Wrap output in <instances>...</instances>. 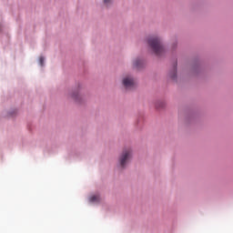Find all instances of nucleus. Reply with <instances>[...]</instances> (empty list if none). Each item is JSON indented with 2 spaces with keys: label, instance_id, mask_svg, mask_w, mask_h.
I'll return each instance as SVG.
<instances>
[{
  "label": "nucleus",
  "instance_id": "1",
  "mask_svg": "<svg viewBox=\"0 0 233 233\" xmlns=\"http://www.w3.org/2000/svg\"><path fill=\"white\" fill-rule=\"evenodd\" d=\"M147 43L156 56H163L165 54V47H163L159 37L151 36L148 38Z\"/></svg>",
  "mask_w": 233,
  "mask_h": 233
},
{
  "label": "nucleus",
  "instance_id": "6",
  "mask_svg": "<svg viewBox=\"0 0 233 233\" xmlns=\"http://www.w3.org/2000/svg\"><path fill=\"white\" fill-rule=\"evenodd\" d=\"M171 79H177V66H175L173 72L170 74Z\"/></svg>",
  "mask_w": 233,
  "mask_h": 233
},
{
  "label": "nucleus",
  "instance_id": "2",
  "mask_svg": "<svg viewBox=\"0 0 233 233\" xmlns=\"http://www.w3.org/2000/svg\"><path fill=\"white\" fill-rule=\"evenodd\" d=\"M132 148L127 147L123 149L119 158L121 168H125V167H127V165L130 163V161L132 160Z\"/></svg>",
  "mask_w": 233,
  "mask_h": 233
},
{
  "label": "nucleus",
  "instance_id": "4",
  "mask_svg": "<svg viewBox=\"0 0 233 233\" xmlns=\"http://www.w3.org/2000/svg\"><path fill=\"white\" fill-rule=\"evenodd\" d=\"M90 203H99L101 197L99 195H93L89 198Z\"/></svg>",
  "mask_w": 233,
  "mask_h": 233
},
{
  "label": "nucleus",
  "instance_id": "7",
  "mask_svg": "<svg viewBox=\"0 0 233 233\" xmlns=\"http://www.w3.org/2000/svg\"><path fill=\"white\" fill-rule=\"evenodd\" d=\"M71 97L75 99V101H79V94L78 93H74L71 95Z\"/></svg>",
  "mask_w": 233,
  "mask_h": 233
},
{
  "label": "nucleus",
  "instance_id": "5",
  "mask_svg": "<svg viewBox=\"0 0 233 233\" xmlns=\"http://www.w3.org/2000/svg\"><path fill=\"white\" fill-rule=\"evenodd\" d=\"M134 66H135V68H141V66H143V61L141 60V59H136L135 61H134Z\"/></svg>",
  "mask_w": 233,
  "mask_h": 233
},
{
  "label": "nucleus",
  "instance_id": "8",
  "mask_svg": "<svg viewBox=\"0 0 233 233\" xmlns=\"http://www.w3.org/2000/svg\"><path fill=\"white\" fill-rule=\"evenodd\" d=\"M39 63H40L41 66H43V65L45 64V57L41 56L39 58Z\"/></svg>",
  "mask_w": 233,
  "mask_h": 233
},
{
  "label": "nucleus",
  "instance_id": "3",
  "mask_svg": "<svg viewBox=\"0 0 233 233\" xmlns=\"http://www.w3.org/2000/svg\"><path fill=\"white\" fill-rule=\"evenodd\" d=\"M122 83L127 90H132L133 88H136V80H134L132 76L124 77Z\"/></svg>",
  "mask_w": 233,
  "mask_h": 233
},
{
  "label": "nucleus",
  "instance_id": "9",
  "mask_svg": "<svg viewBox=\"0 0 233 233\" xmlns=\"http://www.w3.org/2000/svg\"><path fill=\"white\" fill-rule=\"evenodd\" d=\"M110 3H112V0H104V4H105V5H108V4H110Z\"/></svg>",
  "mask_w": 233,
  "mask_h": 233
}]
</instances>
